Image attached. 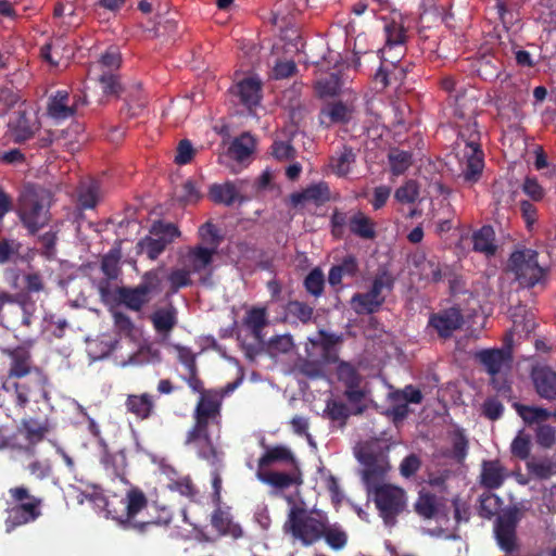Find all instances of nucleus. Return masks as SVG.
I'll use <instances>...</instances> for the list:
<instances>
[{"mask_svg": "<svg viewBox=\"0 0 556 556\" xmlns=\"http://www.w3.org/2000/svg\"><path fill=\"white\" fill-rule=\"evenodd\" d=\"M30 342L4 350L9 358L7 377L0 388V407L7 415L22 413L33 401L48 402L50 379L47 372L34 362Z\"/></svg>", "mask_w": 556, "mask_h": 556, "instance_id": "obj_1", "label": "nucleus"}, {"mask_svg": "<svg viewBox=\"0 0 556 556\" xmlns=\"http://www.w3.org/2000/svg\"><path fill=\"white\" fill-rule=\"evenodd\" d=\"M52 429V426H51ZM50 431V425L47 419L38 420L35 418H24L17 428V435H22L25 442L20 447L21 453L27 457L35 456L36 445L41 442Z\"/></svg>", "mask_w": 556, "mask_h": 556, "instance_id": "obj_18", "label": "nucleus"}, {"mask_svg": "<svg viewBox=\"0 0 556 556\" xmlns=\"http://www.w3.org/2000/svg\"><path fill=\"white\" fill-rule=\"evenodd\" d=\"M163 277L160 269H151L143 274L135 287L116 288V300L134 312H140L152 299L162 292Z\"/></svg>", "mask_w": 556, "mask_h": 556, "instance_id": "obj_8", "label": "nucleus"}, {"mask_svg": "<svg viewBox=\"0 0 556 556\" xmlns=\"http://www.w3.org/2000/svg\"><path fill=\"white\" fill-rule=\"evenodd\" d=\"M127 413L134 415L138 420L150 419L155 414V399L152 394L143 392L140 394H128L125 401Z\"/></svg>", "mask_w": 556, "mask_h": 556, "instance_id": "obj_28", "label": "nucleus"}, {"mask_svg": "<svg viewBox=\"0 0 556 556\" xmlns=\"http://www.w3.org/2000/svg\"><path fill=\"white\" fill-rule=\"evenodd\" d=\"M466 159L463 167V178L467 182H477L484 168V154L481 147L466 149L464 152Z\"/></svg>", "mask_w": 556, "mask_h": 556, "instance_id": "obj_32", "label": "nucleus"}, {"mask_svg": "<svg viewBox=\"0 0 556 556\" xmlns=\"http://www.w3.org/2000/svg\"><path fill=\"white\" fill-rule=\"evenodd\" d=\"M17 462H20L24 469L35 479L46 480L53 473L52 464L48 458H38L36 455L27 457L21 453Z\"/></svg>", "mask_w": 556, "mask_h": 556, "instance_id": "obj_43", "label": "nucleus"}, {"mask_svg": "<svg viewBox=\"0 0 556 556\" xmlns=\"http://www.w3.org/2000/svg\"><path fill=\"white\" fill-rule=\"evenodd\" d=\"M354 106L342 100L326 102L319 110L318 121L324 128L333 125H348L354 117Z\"/></svg>", "mask_w": 556, "mask_h": 556, "instance_id": "obj_20", "label": "nucleus"}, {"mask_svg": "<svg viewBox=\"0 0 556 556\" xmlns=\"http://www.w3.org/2000/svg\"><path fill=\"white\" fill-rule=\"evenodd\" d=\"M528 94V87L523 83L517 84L510 74H506L496 90V102L498 105L507 103L517 114L526 103Z\"/></svg>", "mask_w": 556, "mask_h": 556, "instance_id": "obj_19", "label": "nucleus"}, {"mask_svg": "<svg viewBox=\"0 0 556 556\" xmlns=\"http://www.w3.org/2000/svg\"><path fill=\"white\" fill-rule=\"evenodd\" d=\"M112 316L116 332L119 336L131 338L135 332V324L131 318L127 314L119 311H114Z\"/></svg>", "mask_w": 556, "mask_h": 556, "instance_id": "obj_64", "label": "nucleus"}, {"mask_svg": "<svg viewBox=\"0 0 556 556\" xmlns=\"http://www.w3.org/2000/svg\"><path fill=\"white\" fill-rule=\"evenodd\" d=\"M379 511L380 517L387 526H394L396 517L406 508V493L403 489L392 485H376L369 491Z\"/></svg>", "mask_w": 556, "mask_h": 556, "instance_id": "obj_14", "label": "nucleus"}, {"mask_svg": "<svg viewBox=\"0 0 556 556\" xmlns=\"http://www.w3.org/2000/svg\"><path fill=\"white\" fill-rule=\"evenodd\" d=\"M539 252L532 248L521 247L513 251L508 257V268L521 288L532 289L546 286L549 267L539 261Z\"/></svg>", "mask_w": 556, "mask_h": 556, "instance_id": "obj_5", "label": "nucleus"}, {"mask_svg": "<svg viewBox=\"0 0 556 556\" xmlns=\"http://www.w3.org/2000/svg\"><path fill=\"white\" fill-rule=\"evenodd\" d=\"M16 214L29 235L37 233L51 218L45 194L33 187L26 188L20 194Z\"/></svg>", "mask_w": 556, "mask_h": 556, "instance_id": "obj_6", "label": "nucleus"}, {"mask_svg": "<svg viewBox=\"0 0 556 556\" xmlns=\"http://www.w3.org/2000/svg\"><path fill=\"white\" fill-rule=\"evenodd\" d=\"M388 162L392 175H403L413 164V153L400 148H391L388 153Z\"/></svg>", "mask_w": 556, "mask_h": 556, "instance_id": "obj_52", "label": "nucleus"}, {"mask_svg": "<svg viewBox=\"0 0 556 556\" xmlns=\"http://www.w3.org/2000/svg\"><path fill=\"white\" fill-rule=\"evenodd\" d=\"M239 102L252 111L262 100V81L257 77H245L230 88Z\"/></svg>", "mask_w": 556, "mask_h": 556, "instance_id": "obj_21", "label": "nucleus"}, {"mask_svg": "<svg viewBox=\"0 0 556 556\" xmlns=\"http://www.w3.org/2000/svg\"><path fill=\"white\" fill-rule=\"evenodd\" d=\"M257 479L277 490H286L292 485H299L302 483L300 475L269 471V470H257Z\"/></svg>", "mask_w": 556, "mask_h": 556, "instance_id": "obj_34", "label": "nucleus"}, {"mask_svg": "<svg viewBox=\"0 0 556 556\" xmlns=\"http://www.w3.org/2000/svg\"><path fill=\"white\" fill-rule=\"evenodd\" d=\"M325 415L331 421H337L340 426H344L351 415V412L345 403L337 400H329L326 404Z\"/></svg>", "mask_w": 556, "mask_h": 556, "instance_id": "obj_59", "label": "nucleus"}, {"mask_svg": "<svg viewBox=\"0 0 556 556\" xmlns=\"http://www.w3.org/2000/svg\"><path fill=\"white\" fill-rule=\"evenodd\" d=\"M342 87L343 81L339 72L330 73L315 83L316 94L321 99L338 96Z\"/></svg>", "mask_w": 556, "mask_h": 556, "instance_id": "obj_49", "label": "nucleus"}, {"mask_svg": "<svg viewBox=\"0 0 556 556\" xmlns=\"http://www.w3.org/2000/svg\"><path fill=\"white\" fill-rule=\"evenodd\" d=\"M288 313L303 324L312 320L314 308L305 302L298 300L290 301L287 305Z\"/></svg>", "mask_w": 556, "mask_h": 556, "instance_id": "obj_63", "label": "nucleus"}, {"mask_svg": "<svg viewBox=\"0 0 556 556\" xmlns=\"http://www.w3.org/2000/svg\"><path fill=\"white\" fill-rule=\"evenodd\" d=\"M274 463H289L294 464L295 458L292 452L283 445H276L268 447L267 451L260 457L257 462V470H265Z\"/></svg>", "mask_w": 556, "mask_h": 556, "instance_id": "obj_47", "label": "nucleus"}, {"mask_svg": "<svg viewBox=\"0 0 556 556\" xmlns=\"http://www.w3.org/2000/svg\"><path fill=\"white\" fill-rule=\"evenodd\" d=\"M503 71V64L495 58H483L479 61L477 73L485 81L496 80Z\"/></svg>", "mask_w": 556, "mask_h": 556, "instance_id": "obj_54", "label": "nucleus"}, {"mask_svg": "<svg viewBox=\"0 0 556 556\" xmlns=\"http://www.w3.org/2000/svg\"><path fill=\"white\" fill-rule=\"evenodd\" d=\"M101 445L103 446L101 464L106 471L124 481L127 467L126 454L123 451L111 453L104 440H101Z\"/></svg>", "mask_w": 556, "mask_h": 556, "instance_id": "obj_35", "label": "nucleus"}, {"mask_svg": "<svg viewBox=\"0 0 556 556\" xmlns=\"http://www.w3.org/2000/svg\"><path fill=\"white\" fill-rule=\"evenodd\" d=\"M395 279L387 271L377 275L367 292H357L351 298V306L357 315L377 313L386 302L382 291L393 290Z\"/></svg>", "mask_w": 556, "mask_h": 556, "instance_id": "obj_12", "label": "nucleus"}, {"mask_svg": "<svg viewBox=\"0 0 556 556\" xmlns=\"http://www.w3.org/2000/svg\"><path fill=\"white\" fill-rule=\"evenodd\" d=\"M476 106V101L468 100L464 94L456 96L453 109L454 124L458 130V138L465 143L466 149L481 147Z\"/></svg>", "mask_w": 556, "mask_h": 556, "instance_id": "obj_10", "label": "nucleus"}, {"mask_svg": "<svg viewBox=\"0 0 556 556\" xmlns=\"http://www.w3.org/2000/svg\"><path fill=\"white\" fill-rule=\"evenodd\" d=\"M24 289L17 293L0 292V324L17 330L30 328L36 319L37 305L34 293L45 292L46 285L39 273L23 276Z\"/></svg>", "mask_w": 556, "mask_h": 556, "instance_id": "obj_2", "label": "nucleus"}, {"mask_svg": "<svg viewBox=\"0 0 556 556\" xmlns=\"http://www.w3.org/2000/svg\"><path fill=\"white\" fill-rule=\"evenodd\" d=\"M125 108L122 111H126L129 117L137 116L140 111L146 106V99L141 90V83L132 81L125 86Z\"/></svg>", "mask_w": 556, "mask_h": 556, "instance_id": "obj_42", "label": "nucleus"}, {"mask_svg": "<svg viewBox=\"0 0 556 556\" xmlns=\"http://www.w3.org/2000/svg\"><path fill=\"white\" fill-rule=\"evenodd\" d=\"M355 162L356 153L350 146H343L330 157V166L339 177H345Z\"/></svg>", "mask_w": 556, "mask_h": 556, "instance_id": "obj_44", "label": "nucleus"}, {"mask_svg": "<svg viewBox=\"0 0 556 556\" xmlns=\"http://www.w3.org/2000/svg\"><path fill=\"white\" fill-rule=\"evenodd\" d=\"M516 408L520 417L525 420V422L529 425L540 424L542 421L547 420L552 416V413L549 410L542 407L516 404Z\"/></svg>", "mask_w": 556, "mask_h": 556, "instance_id": "obj_60", "label": "nucleus"}, {"mask_svg": "<svg viewBox=\"0 0 556 556\" xmlns=\"http://www.w3.org/2000/svg\"><path fill=\"white\" fill-rule=\"evenodd\" d=\"M70 94L65 90H58L50 97L47 112L48 115L56 121H64L75 115L76 105L68 104Z\"/></svg>", "mask_w": 556, "mask_h": 556, "instance_id": "obj_33", "label": "nucleus"}, {"mask_svg": "<svg viewBox=\"0 0 556 556\" xmlns=\"http://www.w3.org/2000/svg\"><path fill=\"white\" fill-rule=\"evenodd\" d=\"M494 9L507 30L520 21V5L516 0H495Z\"/></svg>", "mask_w": 556, "mask_h": 556, "instance_id": "obj_45", "label": "nucleus"}, {"mask_svg": "<svg viewBox=\"0 0 556 556\" xmlns=\"http://www.w3.org/2000/svg\"><path fill=\"white\" fill-rule=\"evenodd\" d=\"M333 551H342L349 542V534L339 523L330 525L328 519L323 528V538Z\"/></svg>", "mask_w": 556, "mask_h": 556, "instance_id": "obj_48", "label": "nucleus"}, {"mask_svg": "<svg viewBox=\"0 0 556 556\" xmlns=\"http://www.w3.org/2000/svg\"><path fill=\"white\" fill-rule=\"evenodd\" d=\"M415 510L419 516L426 519H432L438 511L437 496L429 492L419 493L415 503Z\"/></svg>", "mask_w": 556, "mask_h": 556, "instance_id": "obj_57", "label": "nucleus"}, {"mask_svg": "<svg viewBox=\"0 0 556 556\" xmlns=\"http://www.w3.org/2000/svg\"><path fill=\"white\" fill-rule=\"evenodd\" d=\"M122 250L119 247L112 248L101 258V271L105 276V280L99 283L100 294L104 298L110 293V280H115L121 274Z\"/></svg>", "mask_w": 556, "mask_h": 556, "instance_id": "obj_27", "label": "nucleus"}, {"mask_svg": "<svg viewBox=\"0 0 556 556\" xmlns=\"http://www.w3.org/2000/svg\"><path fill=\"white\" fill-rule=\"evenodd\" d=\"M148 503L144 492L137 486H132L125 496L109 495L105 507L106 517H111L125 530L131 529L138 533H144L149 523L135 521V517L147 508Z\"/></svg>", "mask_w": 556, "mask_h": 556, "instance_id": "obj_3", "label": "nucleus"}, {"mask_svg": "<svg viewBox=\"0 0 556 556\" xmlns=\"http://www.w3.org/2000/svg\"><path fill=\"white\" fill-rule=\"evenodd\" d=\"M269 324L267 308L252 306L243 317V326L256 340L263 339V329Z\"/></svg>", "mask_w": 556, "mask_h": 556, "instance_id": "obj_36", "label": "nucleus"}, {"mask_svg": "<svg viewBox=\"0 0 556 556\" xmlns=\"http://www.w3.org/2000/svg\"><path fill=\"white\" fill-rule=\"evenodd\" d=\"M76 194L78 208L92 210L99 202L100 186L94 180L80 182L76 189Z\"/></svg>", "mask_w": 556, "mask_h": 556, "instance_id": "obj_46", "label": "nucleus"}, {"mask_svg": "<svg viewBox=\"0 0 556 556\" xmlns=\"http://www.w3.org/2000/svg\"><path fill=\"white\" fill-rule=\"evenodd\" d=\"M216 251L198 244L191 248L187 254V262L192 273L199 274L204 271L213 263V256Z\"/></svg>", "mask_w": 556, "mask_h": 556, "instance_id": "obj_41", "label": "nucleus"}, {"mask_svg": "<svg viewBox=\"0 0 556 556\" xmlns=\"http://www.w3.org/2000/svg\"><path fill=\"white\" fill-rule=\"evenodd\" d=\"M305 291L314 298H319L325 289V275L319 267L313 268L304 278Z\"/></svg>", "mask_w": 556, "mask_h": 556, "instance_id": "obj_55", "label": "nucleus"}, {"mask_svg": "<svg viewBox=\"0 0 556 556\" xmlns=\"http://www.w3.org/2000/svg\"><path fill=\"white\" fill-rule=\"evenodd\" d=\"M327 517H315L304 507L293 505L288 514L283 529L303 546H312L323 538V528Z\"/></svg>", "mask_w": 556, "mask_h": 556, "instance_id": "obj_9", "label": "nucleus"}, {"mask_svg": "<svg viewBox=\"0 0 556 556\" xmlns=\"http://www.w3.org/2000/svg\"><path fill=\"white\" fill-rule=\"evenodd\" d=\"M343 341L341 334L330 333L325 330L318 331V341H312L313 344H319L323 350L324 357L330 363H337L338 356L333 354L336 345Z\"/></svg>", "mask_w": 556, "mask_h": 556, "instance_id": "obj_53", "label": "nucleus"}, {"mask_svg": "<svg viewBox=\"0 0 556 556\" xmlns=\"http://www.w3.org/2000/svg\"><path fill=\"white\" fill-rule=\"evenodd\" d=\"M216 508L211 516V525L222 536H230L238 540L243 536V530L238 522H235L228 509H223L220 505H215Z\"/></svg>", "mask_w": 556, "mask_h": 556, "instance_id": "obj_30", "label": "nucleus"}, {"mask_svg": "<svg viewBox=\"0 0 556 556\" xmlns=\"http://www.w3.org/2000/svg\"><path fill=\"white\" fill-rule=\"evenodd\" d=\"M337 378L343 383V395L352 405H358L366 397V390L362 387L363 377L351 363L338 359Z\"/></svg>", "mask_w": 556, "mask_h": 556, "instance_id": "obj_16", "label": "nucleus"}, {"mask_svg": "<svg viewBox=\"0 0 556 556\" xmlns=\"http://www.w3.org/2000/svg\"><path fill=\"white\" fill-rule=\"evenodd\" d=\"M359 459L364 465L363 481L369 492L374 490L376 485H381L380 482L388 471V465L383 458L372 453L363 454Z\"/></svg>", "mask_w": 556, "mask_h": 556, "instance_id": "obj_22", "label": "nucleus"}, {"mask_svg": "<svg viewBox=\"0 0 556 556\" xmlns=\"http://www.w3.org/2000/svg\"><path fill=\"white\" fill-rule=\"evenodd\" d=\"M193 419L194 424L186 434L185 444L194 445L200 458L216 464L218 462V451L213 444L210 427H219L220 418H214L193 412Z\"/></svg>", "mask_w": 556, "mask_h": 556, "instance_id": "obj_11", "label": "nucleus"}, {"mask_svg": "<svg viewBox=\"0 0 556 556\" xmlns=\"http://www.w3.org/2000/svg\"><path fill=\"white\" fill-rule=\"evenodd\" d=\"M179 236L180 231L176 225L161 220L154 222L150 228V235L137 242V253L146 254L150 260L154 261Z\"/></svg>", "mask_w": 556, "mask_h": 556, "instance_id": "obj_15", "label": "nucleus"}, {"mask_svg": "<svg viewBox=\"0 0 556 556\" xmlns=\"http://www.w3.org/2000/svg\"><path fill=\"white\" fill-rule=\"evenodd\" d=\"M9 129L13 141L22 144L35 137L40 129V123L37 118L28 116L26 111H20L16 117L9 123Z\"/></svg>", "mask_w": 556, "mask_h": 556, "instance_id": "obj_24", "label": "nucleus"}, {"mask_svg": "<svg viewBox=\"0 0 556 556\" xmlns=\"http://www.w3.org/2000/svg\"><path fill=\"white\" fill-rule=\"evenodd\" d=\"M167 488L170 491L178 492L180 495L189 498L190 501H195L199 493L197 486L189 476L172 480L167 484Z\"/></svg>", "mask_w": 556, "mask_h": 556, "instance_id": "obj_62", "label": "nucleus"}, {"mask_svg": "<svg viewBox=\"0 0 556 556\" xmlns=\"http://www.w3.org/2000/svg\"><path fill=\"white\" fill-rule=\"evenodd\" d=\"M150 320L157 333L168 334L177 325V309L172 304L157 308L151 314Z\"/></svg>", "mask_w": 556, "mask_h": 556, "instance_id": "obj_37", "label": "nucleus"}, {"mask_svg": "<svg viewBox=\"0 0 556 556\" xmlns=\"http://www.w3.org/2000/svg\"><path fill=\"white\" fill-rule=\"evenodd\" d=\"M533 11L536 21L547 25L556 24V0H539Z\"/></svg>", "mask_w": 556, "mask_h": 556, "instance_id": "obj_58", "label": "nucleus"}, {"mask_svg": "<svg viewBox=\"0 0 556 556\" xmlns=\"http://www.w3.org/2000/svg\"><path fill=\"white\" fill-rule=\"evenodd\" d=\"M382 29L384 36L383 46H404L408 40L407 28L404 25L403 16L400 13H392L382 17Z\"/></svg>", "mask_w": 556, "mask_h": 556, "instance_id": "obj_23", "label": "nucleus"}, {"mask_svg": "<svg viewBox=\"0 0 556 556\" xmlns=\"http://www.w3.org/2000/svg\"><path fill=\"white\" fill-rule=\"evenodd\" d=\"M529 472L540 480H547L556 475V462L551 458L532 460L528 464Z\"/></svg>", "mask_w": 556, "mask_h": 556, "instance_id": "obj_56", "label": "nucleus"}, {"mask_svg": "<svg viewBox=\"0 0 556 556\" xmlns=\"http://www.w3.org/2000/svg\"><path fill=\"white\" fill-rule=\"evenodd\" d=\"M331 199V192L326 181L312 184L300 192H293L290 195V202L293 206L312 202L316 206L324 205Z\"/></svg>", "mask_w": 556, "mask_h": 556, "instance_id": "obj_25", "label": "nucleus"}, {"mask_svg": "<svg viewBox=\"0 0 556 556\" xmlns=\"http://www.w3.org/2000/svg\"><path fill=\"white\" fill-rule=\"evenodd\" d=\"M208 197L214 203L224 204L226 206L232 205L236 201H243L236 185L231 181L212 185L210 187Z\"/></svg>", "mask_w": 556, "mask_h": 556, "instance_id": "obj_40", "label": "nucleus"}, {"mask_svg": "<svg viewBox=\"0 0 556 556\" xmlns=\"http://www.w3.org/2000/svg\"><path fill=\"white\" fill-rule=\"evenodd\" d=\"M199 395L200 396L193 412L214 418H222L223 402L220 401V395L217 394L216 389H208Z\"/></svg>", "mask_w": 556, "mask_h": 556, "instance_id": "obj_38", "label": "nucleus"}, {"mask_svg": "<svg viewBox=\"0 0 556 556\" xmlns=\"http://www.w3.org/2000/svg\"><path fill=\"white\" fill-rule=\"evenodd\" d=\"M523 517V509L511 505L502 510L493 526L494 538L498 547L506 554H513L519 548L517 527Z\"/></svg>", "mask_w": 556, "mask_h": 556, "instance_id": "obj_13", "label": "nucleus"}, {"mask_svg": "<svg viewBox=\"0 0 556 556\" xmlns=\"http://www.w3.org/2000/svg\"><path fill=\"white\" fill-rule=\"evenodd\" d=\"M255 150V139L248 132L235 138L229 146L228 154L236 161L247 160Z\"/></svg>", "mask_w": 556, "mask_h": 556, "instance_id": "obj_50", "label": "nucleus"}, {"mask_svg": "<svg viewBox=\"0 0 556 556\" xmlns=\"http://www.w3.org/2000/svg\"><path fill=\"white\" fill-rule=\"evenodd\" d=\"M476 359L491 376H497L511 362V353L505 349H484L476 353Z\"/></svg>", "mask_w": 556, "mask_h": 556, "instance_id": "obj_26", "label": "nucleus"}, {"mask_svg": "<svg viewBox=\"0 0 556 556\" xmlns=\"http://www.w3.org/2000/svg\"><path fill=\"white\" fill-rule=\"evenodd\" d=\"M506 476V468L498 459L482 462L480 484L485 489H500L503 485Z\"/></svg>", "mask_w": 556, "mask_h": 556, "instance_id": "obj_31", "label": "nucleus"}, {"mask_svg": "<svg viewBox=\"0 0 556 556\" xmlns=\"http://www.w3.org/2000/svg\"><path fill=\"white\" fill-rule=\"evenodd\" d=\"M9 495L14 506L7 510L8 517L4 525L8 533L17 527L34 522L41 516L43 500L30 494L26 486L11 488L9 489Z\"/></svg>", "mask_w": 556, "mask_h": 556, "instance_id": "obj_7", "label": "nucleus"}, {"mask_svg": "<svg viewBox=\"0 0 556 556\" xmlns=\"http://www.w3.org/2000/svg\"><path fill=\"white\" fill-rule=\"evenodd\" d=\"M464 323L463 312L455 305L430 314L428 327L432 328L439 338L446 340L460 329Z\"/></svg>", "mask_w": 556, "mask_h": 556, "instance_id": "obj_17", "label": "nucleus"}, {"mask_svg": "<svg viewBox=\"0 0 556 556\" xmlns=\"http://www.w3.org/2000/svg\"><path fill=\"white\" fill-rule=\"evenodd\" d=\"M358 40L356 39L353 53L355 55L354 67L357 70L361 66L362 55H374V51H364L358 48ZM406 47L404 46H383L376 51L377 56L380 60V66L375 74V81L379 84L381 89L387 88L393 84L401 85L405 78V70L399 65L406 53Z\"/></svg>", "mask_w": 556, "mask_h": 556, "instance_id": "obj_4", "label": "nucleus"}, {"mask_svg": "<svg viewBox=\"0 0 556 556\" xmlns=\"http://www.w3.org/2000/svg\"><path fill=\"white\" fill-rule=\"evenodd\" d=\"M473 251L483 253L485 256H494L497 251L495 243V231L492 226L484 225L472 235Z\"/></svg>", "mask_w": 556, "mask_h": 556, "instance_id": "obj_39", "label": "nucleus"}, {"mask_svg": "<svg viewBox=\"0 0 556 556\" xmlns=\"http://www.w3.org/2000/svg\"><path fill=\"white\" fill-rule=\"evenodd\" d=\"M199 237L210 249L217 251L223 241L218 227L212 222H206L199 228Z\"/></svg>", "mask_w": 556, "mask_h": 556, "instance_id": "obj_61", "label": "nucleus"}, {"mask_svg": "<svg viewBox=\"0 0 556 556\" xmlns=\"http://www.w3.org/2000/svg\"><path fill=\"white\" fill-rule=\"evenodd\" d=\"M531 378L536 393L545 400H556V372L547 367H534L531 372Z\"/></svg>", "mask_w": 556, "mask_h": 556, "instance_id": "obj_29", "label": "nucleus"}, {"mask_svg": "<svg viewBox=\"0 0 556 556\" xmlns=\"http://www.w3.org/2000/svg\"><path fill=\"white\" fill-rule=\"evenodd\" d=\"M349 228L353 235L362 239L371 240L376 237L375 223L361 211L349 219Z\"/></svg>", "mask_w": 556, "mask_h": 556, "instance_id": "obj_51", "label": "nucleus"}]
</instances>
